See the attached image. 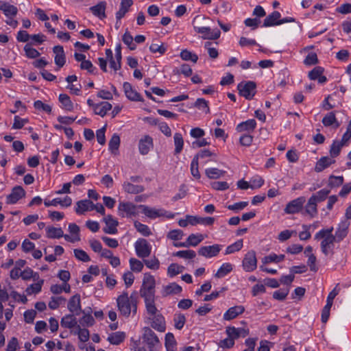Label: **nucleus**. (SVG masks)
Instances as JSON below:
<instances>
[{
  "mask_svg": "<svg viewBox=\"0 0 351 351\" xmlns=\"http://www.w3.org/2000/svg\"><path fill=\"white\" fill-rule=\"evenodd\" d=\"M138 295L136 292L128 296V292H123L117 299V307L121 314L128 317L131 313L136 314L137 310Z\"/></svg>",
  "mask_w": 351,
  "mask_h": 351,
  "instance_id": "f257e3e1",
  "label": "nucleus"
},
{
  "mask_svg": "<svg viewBox=\"0 0 351 351\" xmlns=\"http://www.w3.org/2000/svg\"><path fill=\"white\" fill-rule=\"evenodd\" d=\"M332 231L333 227L323 228L315 235V239L322 240L320 248L322 252L325 256L332 255L334 254L335 243L337 242V240L333 237Z\"/></svg>",
  "mask_w": 351,
  "mask_h": 351,
  "instance_id": "f03ea898",
  "label": "nucleus"
},
{
  "mask_svg": "<svg viewBox=\"0 0 351 351\" xmlns=\"http://www.w3.org/2000/svg\"><path fill=\"white\" fill-rule=\"evenodd\" d=\"M156 281L153 276L145 274L143 283L140 289V295L143 297L155 295Z\"/></svg>",
  "mask_w": 351,
  "mask_h": 351,
  "instance_id": "7ed1b4c3",
  "label": "nucleus"
},
{
  "mask_svg": "<svg viewBox=\"0 0 351 351\" xmlns=\"http://www.w3.org/2000/svg\"><path fill=\"white\" fill-rule=\"evenodd\" d=\"M143 341L147 345L149 351H156L160 346V342L155 332L149 327L143 328Z\"/></svg>",
  "mask_w": 351,
  "mask_h": 351,
  "instance_id": "20e7f679",
  "label": "nucleus"
},
{
  "mask_svg": "<svg viewBox=\"0 0 351 351\" xmlns=\"http://www.w3.org/2000/svg\"><path fill=\"white\" fill-rule=\"evenodd\" d=\"M241 96L252 99L256 93V84L254 82H241L237 86Z\"/></svg>",
  "mask_w": 351,
  "mask_h": 351,
  "instance_id": "39448f33",
  "label": "nucleus"
},
{
  "mask_svg": "<svg viewBox=\"0 0 351 351\" xmlns=\"http://www.w3.org/2000/svg\"><path fill=\"white\" fill-rule=\"evenodd\" d=\"M136 255L141 258L148 257L152 252V246L145 239H138L134 243Z\"/></svg>",
  "mask_w": 351,
  "mask_h": 351,
  "instance_id": "423d86ee",
  "label": "nucleus"
},
{
  "mask_svg": "<svg viewBox=\"0 0 351 351\" xmlns=\"http://www.w3.org/2000/svg\"><path fill=\"white\" fill-rule=\"evenodd\" d=\"M118 213L122 217H130L136 215V206L131 202H120Z\"/></svg>",
  "mask_w": 351,
  "mask_h": 351,
  "instance_id": "0eeeda50",
  "label": "nucleus"
},
{
  "mask_svg": "<svg viewBox=\"0 0 351 351\" xmlns=\"http://www.w3.org/2000/svg\"><path fill=\"white\" fill-rule=\"evenodd\" d=\"M305 202L306 199L304 197H299L289 202L284 210L285 213L287 214H295L299 213L302 209Z\"/></svg>",
  "mask_w": 351,
  "mask_h": 351,
  "instance_id": "6e6552de",
  "label": "nucleus"
},
{
  "mask_svg": "<svg viewBox=\"0 0 351 351\" xmlns=\"http://www.w3.org/2000/svg\"><path fill=\"white\" fill-rule=\"evenodd\" d=\"M243 267L246 271H252L257 267L256 252L254 250L249 251L243 260Z\"/></svg>",
  "mask_w": 351,
  "mask_h": 351,
  "instance_id": "1a4fd4ad",
  "label": "nucleus"
},
{
  "mask_svg": "<svg viewBox=\"0 0 351 351\" xmlns=\"http://www.w3.org/2000/svg\"><path fill=\"white\" fill-rule=\"evenodd\" d=\"M195 30L199 34H203L204 39L215 40L219 38L221 32L218 29L211 30L208 27L194 26Z\"/></svg>",
  "mask_w": 351,
  "mask_h": 351,
  "instance_id": "9d476101",
  "label": "nucleus"
},
{
  "mask_svg": "<svg viewBox=\"0 0 351 351\" xmlns=\"http://www.w3.org/2000/svg\"><path fill=\"white\" fill-rule=\"evenodd\" d=\"M221 250V245L215 244L208 246H202L198 250V254L206 258L216 256Z\"/></svg>",
  "mask_w": 351,
  "mask_h": 351,
  "instance_id": "9b49d317",
  "label": "nucleus"
},
{
  "mask_svg": "<svg viewBox=\"0 0 351 351\" xmlns=\"http://www.w3.org/2000/svg\"><path fill=\"white\" fill-rule=\"evenodd\" d=\"M350 224V222L347 220H343L338 224L335 234L333 235L337 240V243H339L347 237Z\"/></svg>",
  "mask_w": 351,
  "mask_h": 351,
  "instance_id": "f8f14e48",
  "label": "nucleus"
},
{
  "mask_svg": "<svg viewBox=\"0 0 351 351\" xmlns=\"http://www.w3.org/2000/svg\"><path fill=\"white\" fill-rule=\"evenodd\" d=\"M25 195V191L21 186H14L10 195L6 197V202L8 204H13L16 203L20 199Z\"/></svg>",
  "mask_w": 351,
  "mask_h": 351,
  "instance_id": "ddd939ff",
  "label": "nucleus"
},
{
  "mask_svg": "<svg viewBox=\"0 0 351 351\" xmlns=\"http://www.w3.org/2000/svg\"><path fill=\"white\" fill-rule=\"evenodd\" d=\"M226 332L229 337L234 340L239 337H245L250 333L249 329L244 328H235L234 326H228L226 328Z\"/></svg>",
  "mask_w": 351,
  "mask_h": 351,
  "instance_id": "4468645a",
  "label": "nucleus"
},
{
  "mask_svg": "<svg viewBox=\"0 0 351 351\" xmlns=\"http://www.w3.org/2000/svg\"><path fill=\"white\" fill-rule=\"evenodd\" d=\"M153 139L149 135H145L139 140L138 150L141 155H146L153 147Z\"/></svg>",
  "mask_w": 351,
  "mask_h": 351,
  "instance_id": "2eb2a0df",
  "label": "nucleus"
},
{
  "mask_svg": "<svg viewBox=\"0 0 351 351\" xmlns=\"http://www.w3.org/2000/svg\"><path fill=\"white\" fill-rule=\"evenodd\" d=\"M67 308L73 315H79L82 313L80 295L79 294H75L70 298Z\"/></svg>",
  "mask_w": 351,
  "mask_h": 351,
  "instance_id": "dca6fc26",
  "label": "nucleus"
},
{
  "mask_svg": "<svg viewBox=\"0 0 351 351\" xmlns=\"http://www.w3.org/2000/svg\"><path fill=\"white\" fill-rule=\"evenodd\" d=\"M138 207L141 208L142 213L150 219H156L157 217L164 216L166 213V211L164 209H156L146 205H139Z\"/></svg>",
  "mask_w": 351,
  "mask_h": 351,
  "instance_id": "f3484780",
  "label": "nucleus"
},
{
  "mask_svg": "<svg viewBox=\"0 0 351 351\" xmlns=\"http://www.w3.org/2000/svg\"><path fill=\"white\" fill-rule=\"evenodd\" d=\"M123 88L125 95L128 99L135 101H143V98L141 95L133 88L132 86L129 82H124Z\"/></svg>",
  "mask_w": 351,
  "mask_h": 351,
  "instance_id": "a211bd4d",
  "label": "nucleus"
},
{
  "mask_svg": "<svg viewBox=\"0 0 351 351\" xmlns=\"http://www.w3.org/2000/svg\"><path fill=\"white\" fill-rule=\"evenodd\" d=\"M104 221L106 223V227L104 228L105 233L114 234L117 232L118 221L112 215H107L104 218Z\"/></svg>",
  "mask_w": 351,
  "mask_h": 351,
  "instance_id": "6ab92c4d",
  "label": "nucleus"
},
{
  "mask_svg": "<svg viewBox=\"0 0 351 351\" xmlns=\"http://www.w3.org/2000/svg\"><path fill=\"white\" fill-rule=\"evenodd\" d=\"M256 127V121L251 119L238 124L236 130L238 132H246L247 134H250L254 132Z\"/></svg>",
  "mask_w": 351,
  "mask_h": 351,
  "instance_id": "aec40b11",
  "label": "nucleus"
},
{
  "mask_svg": "<svg viewBox=\"0 0 351 351\" xmlns=\"http://www.w3.org/2000/svg\"><path fill=\"white\" fill-rule=\"evenodd\" d=\"M151 326L158 332H165L166 326L164 317L160 313L152 316Z\"/></svg>",
  "mask_w": 351,
  "mask_h": 351,
  "instance_id": "412c9836",
  "label": "nucleus"
},
{
  "mask_svg": "<svg viewBox=\"0 0 351 351\" xmlns=\"http://www.w3.org/2000/svg\"><path fill=\"white\" fill-rule=\"evenodd\" d=\"M245 311L243 306H234L228 308L223 314V319L225 320H232L237 317L238 315L242 314Z\"/></svg>",
  "mask_w": 351,
  "mask_h": 351,
  "instance_id": "4be33fe9",
  "label": "nucleus"
},
{
  "mask_svg": "<svg viewBox=\"0 0 351 351\" xmlns=\"http://www.w3.org/2000/svg\"><path fill=\"white\" fill-rule=\"evenodd\" d=\"M53 51L55 53L54 61L56 64L60 68L62 67L66 62L63 47L60 45L55 46L53 48Z\"/></svg>",
  "mask_w": 351,
  "mask_h": 351,
  "instance_id": "5701e85b",
  "label": "nucleus"
},
{
  "mask_svg": "<svg viewBox=\"0 0 351 351\" xmlns=\"http://www.w3.org/2000/svg\"><path fill=\"white\" fill-rule=\"evenodd\" d=\"M88 210H93V203L90 200L82 199L76 203L75 212L77 214L82 215Z\"/></svg>",
  "mask_w": 351,
  "mask_h": 351,
  "instance_id": "b1692460",
  "label": "nucleus"
},
{
  "mask_svg": "<svg viewBox=\"0 0 351 351\" xmlns=\"http://www.w3.org/2000/svg\"><path fill=\"white\" fill-rule=\"evenodd\" d=\"M182 291V287L175 282L170 283L167 285L163 286L161 291L162 297H166L169 295L178 294Z\"/></svg>",
  "mask_w": 351,
  "mask_h": 351,
  "instance_id": "393cba45",
  "label": "nucleus"
},
{
  "mask_svg": "<svg viewBox=\"0 0 351 351\" xmlns=\"http://www.w3.org/2000/svg\"><path fill=\"white\" fill-rule=\"evenodd\" d=\"M335 162V160L331 157L323 156L317 162L315 171L316 172H321Z\"/></svg>",
  "mask_w": 351,
  "mask_h": 351,
  "instance_id": "a878e982",
  "label": "nucleus"
},
{
  "mask_svg": "<svg viewBox=\"0 0 351 351\" xmlns=\"http://www.w3.org/2000/svg\"><path fill=\"white\" fill-rule=\"evenodd\" d=\"M215 222V218L210 217H202L197 216H192L190 217L189 223L192 226H195L197 224H203L205 226H211Z\"/></svg>",
  "mask_w": 351,
  "mask_h": 351,
  "instance_id": "bb28decb",
  "label": "nucleus"
},
{
  "mask_svg": "<svg viewBox=\"0 0 351 351\" xmlns=\"http://www.w3.org/2000/svg\"><path fill=\"white\" fill-rule=\"evenodd\" d=\"M322 123L326 127L332 126L334 128H338L340 126L334 112L326 114L322 119Z\"/></svg>",
  "mask_w": 351,
  "mask_h": 351,
  "instance_id": "cd10ccee",
  "label": "nucleus"
},
{
  "mask_svg": "<svg viewBox=\"0 0 351 351\" xmlns=\"http://www.w3.org/2000/svg\"><path fill=\"white\" fill-rule=\"evenodd\" d=\"M305 213L313 218L317 215V203L314 200V198L310 197L305 205Z\"/></svg>",
  "mask_w": 351,
  "mask_h": 351,
  "instance_id": "c85d7f7f",
  "label": "nucleus"
},
{
  "mask_svg": "<svg viewBox=\"0 0 351 351\" xmlns=\"http://www.w3.org/2000/svg\"><path fill=\"white\" fill-rule=\"evenodd\" d=\"M112 109V105L108 101H102L94 106V112L101 117H104Z\"/></svg>",
  "mask_w": 351,
  "mask_h": 351,
  "instance_id": "c756f323",
  "label": "nucleus"
},
{
  "mask_svg": "<svg viewBox=\"0 0 351 351\" xmlns=\"http://www.w3.org/2000/svg\"><path fill=\"white\" fill-rule=\"evenodd\" d=\"M132 0H121L120 8L116 13V19L117 21L121 20L125 14L128 12L129 8L132 5Z\"/></svg>",
  "mask_w": 351,
  "mask_h": 351,
  "instance_id": "7c9ffc66",
  "label": "nucleus"
},
{
  "mask_svg": "<svg viewBox=\"0 0 351 351\" xmlns=\"http://www.w3.org/2000/svg\"><path fill=\"white\" fill-rule=\"evenodd\" d=\"M75 315L70 314L64 316L60 322L61 326L65 328H73L75 326L77 327V322L76 318L74 317Z\"/></svg>",
  "mask_w": 351,
  "mask_h": 351,
  "instance_id": "2f4dec72",
  "label": "nucleus"
},
{
  "mask_svg": "<svg viewBox=\"0 0 351 351\" xmlns=\"http://www.w3.org/2000/svg\"><path fill=\"white\" fill-rule=\"evenodd\" d=\"M280 14L277 11L273 12L271 14L268 15L264 20L263 27H270L278 25V21L280 20Z\"/></svg>",
  "mask_w": 351,
  "mask_h": 351,
  "instance_id": "473e14b6",
  "label": "nucleus"
},
{
  "mask_svg": "<svg viewBox=\"0 0 351 351\" xmlns=\"http://www.w3.org/2000/svg\"><path fill=\"white\" fill-rule=\"evenodd\" d=\"M123 189L126 193L131 194H138L144 191L145 190L143 186L135 185L130 182H125L123 184Z\"/></svg>",
  "mask_w": 351,
  "mask_h": 351,
  "instance_id": "72a5a7b5",
  "label": "nucleus"
},
{
  "mask_svg": "<svg viewBox=\"0 0 351 351\" xmlns=\"http://www.w3.org/2000/svg\"><path fill=\"white\" fill-rule=\"evenodd\" d=\"M165 346L167 351H177V342L173 333L168 332L166 334Z\"/></svg>",
  "mask_w": 351,
  "mask_h": 351,
  "instance_id": "f704fd0d",
  "label": "nucleus"
},
{
  "mask_svg": "<svg viewBox=\"0 0 351 351\" xmlns=\"http://www.w3.org/2000/svg\"><path fill=\"white\" fill-rule=\"evenodd\" d=\"M106 3L105 1H101L96 5L91 7L90 9L95 16L99 17V19H103L106 17Z\"/></svg>",
  "mask_w": 351,
  "mask_h": 351,
  "instance_id": "c9c22d12",
  "label": "nucleus"
},
{
  "mask_svg": "<svg viewBox=\"0 0 351 351\" xmlns=\"http://www.w3.org/2000/svg\"><path fill=\"white\" fill-rule=\"evenodd\" d=\"M125 338L124 332H115L110 334L108 337V341L112 345H119L122 343Z\"/></svg>",
  "mask_w": 351,
  "mask_h": 351,
  "instance_id": "e433bc0d",
  "label": "nucleus"
},
{
  "mask_svg": "<svg viewBox=\"0 0 351 351\" xmlns=\"http://www.w3.org/2000/svg\"><path fill=\"white\" fill-rule=\"evenodd\" d=\"M47 236L50 239H60L64 236L63 230L61 228L47 227L46 228Z\"/></svg>",
  "mask_w": 351,
  "mask_h": 351,
  "instance_id": "4c0bfd02",
  "label": "nucleus"
},
{
  "mask_svg": "<svg viewBox=\"0 0 351 351\" xmlns=\"http://www.w3.org/2000/svg\"><path fill=\"white\" fill-rule=\"evenodd\" d=\"M184 267L177 263H171L167 268V275L170 278H173L176 275L181 274L184 270Z\"/></svg>",
  "mask_w": 351,
  "mask_h": 351,
  "instance_id": "58836bf2",
  "label": "nucleus"
},
{
  "mask_svg": "<svg viewBox=\"0 0 351 351\" xmlns=\"http://www.w3.org/2000/svg\"><path fill=\"white\" fill-rule=\"evenodd\" d=\"M59 101L66 110L72 111L73 110V104L66 94H60L59 95Z\"/></svg>",
  "mask_w": 351,
  "mask_h": 351,
  "instance_id": "ea45409f",
  "label": "nucleus"
},
{
  "mask_svg": "<svg viewBox=\"0 0 351 351\" xmlns=\"http://www.w3.org/2000/svg\"><path fill=\"white\" fill-rule=\"evenodd\" d=\"M232 270V265L230 263H223L215 274V277L221 278Z\"/></svg>",
  "mask_w": 351,
  "mask_h": 351,
  "instance_id": "a19ab883",
  "label": "nucleus"
},
{
  "mask_svg": "<svg viewBox=\"0 0 351 351\" xmlns=\"http://www.w3.org/2000/svg\"><path fill=\"white\" fill-rule=\"evenodd\" d=\"M91 308H89V310L87 311V313L85 311H83L84 314V316L80 319V323L84 326H91L95 324V319L91 315Z\"/></svg>",
  "mask_w": 351,
  "mask_h": 351,
  "instance_id": "79ce46f5",
  "label": "nucleus"
},
{
  "mask_svg": "<svg viewBox=\"0 0 351 351\" xmlns=\"http://www.w3.org/2000/svg\"><path fill=\"white\" fill-rule=\"evenodd\" d=\"M174 145H175V154H179L184 146V140L182 135L180 133H176L173 136Z\"/></svg>",
  "mask_w": 351,
  "mask_h": 351,
  "instance_id": "37998d69",
  "label": "nucleus"
},
{
  "mask_svg": "<svg viewBox=\"0 0 351 351\" xmlns=\"http://www.w3.org/2000/svg\"><path fill=\"white\" fill-rule=\"evenodd\" d=\"M119 145L120 137L118 134H114L108 143L109 149L112 153L114 154L115 153L116 151L118 150Z\"/></svg>",
  "mask_w": 351,
  "mask_h": 351,
  "instance_id": "c03bdc74",
  "label": "nucleus"
},
{
  "mask_svg": "<svg viewBox=\"0 0 351 351\" xmlns=\"http://www.w3.org/2000/svg\"><path fill=\"white\" fill-rule=\"evenodd\" d=\"M122 40L130 50H134L136 48V45L134 43V38L128 31H126L122 37Z\"/></svg>",
  "mask_w": 351,
  "mask_h": 351,
  "instance_id": "a18cd8bd",
  "label": "nucleus"
},
{
  "mask_svg": "<svg viewBox=\"0 0 351 351\" xmlns=\"http://www.w3.org/2000/svg\"><path fill=\"white\" fill-rule=\"evenodd\" d=\"M343 146L342 143L339 141H334L330 149V157L334 159V158L338 156Z\"/></svg>",
  "mask_w": 351,
  "mask_h": 351,
  "instance_id": "49530a36",
  "label": "nucleus"
},
{
  "mask_svg": "<svg viewBox=\"0 0 351 351\" xmlns=\"http://www.w3.org/2000/svg\"><path fill=\"white\" fill-rule=\"evenodd\" d=\"M225 172L217 168H208L205 171V173L210 179H217L221 177Z\"/></svg>",
  "mask_w": 351,
  "mask_h": 351,
  "instance_id": "de8ad7c7",
  "label": "nucleus"
},
{
  "mask_svg": "<svg viewBox=\"0 0 351 351\" xmlns=\"http://www.w3.org/2000/svg\"><path fill=\"white\" fill-rule=\"evenodd\" d=\"M174 256L187 260L194 258L196 256V253L192 250H180L176 252Z\"/></svg>",
  "mask_w": 351,
  "mask_h": 351,
  "instance_id": "09e8293b",
  "label": "nucleus"
},
{
  "mask_svg": "<svg viewBox=\"0 0 351 351\" xmlns=\"http://www.w3.org/2000/svg\"><path fill=\"white\" fill-rule=\"evenodd\" d=\"M330 193V191L326 189H323L319 191H317L316 193L313 194L311 197L313 199L314 198V200L317 202H323L326 199L328 194Z\"/></svg>",
  "mask_w": 351,
  "mask_h": 351,
  "instance_id": "8fccbe9b",
  "label": "nucleus"
},
{
  "mask_svg": "<svg viewBox=\"0 0 351 351\" xmlns=\"http://www.w3.org/2000/svg\"><path fill=\"white\" fill-rule=\"evenodd\" d=\"M285 256L284 254L276 255L275 254H271L268 256H265L262 261L264 264H267L269 263H279L285 259Z\"/></svg>",
  "mask_w": 351,
  "mask_h": 351,
  "instance_id": "3c124183",
  "label": "nucleus"
},
{
  "mask_svg": "<svg viewBox=\"0 0 351 351\" xmlns=\"http://www.w3.org/2000/svg\"><path fill=\"white\" fill-rule=\"evenodd\" d=\"M129 263L132 271L141 272L143 269V263L135 258H131L129 260Z\"/></svg>",
  "mask_w": 351,
  "mask_h": 351,
  "instance_id": "603ef678",
  "label": "nucleus"
},
{
  "mask_svg": "<svg viewBox=\"0 0 351 351\" xmlns=\"http://www.w3.org/2000/svg\"><path fill=\"white\" fill-rule=\"evenodd\" d=\"M204 237L202 234H191L187 238V242L189 246H197L199 243L204 240Z\"/></svg>",
  "mask_w": 351,
  "mask_h": 351,
  "instance_id": "864d4df0",
  "label": "nucleus"
},
{
  "mask_svg": "<svg viewBox=\"0 0 351 351\" xmlns=\"http://www.w3.org/2000/svg\"><path fill=\"white\" fill-rule=\"evenodd\" d=\"M134 227L138 232L145 237H148L152 234L149 228L145 224H143L136 221L134 222Z\"/></svg>",
  "mask_w": 351,
  "mask_h": 351,
  "instance_id": "5fc2aeb1",
  "label": "nucleus"
},
{
  "mask_svg": "<svg viewBox=\"0 0 351 351\" xmlns=\"http://www.w3.org/2000/svg\"><path fill=\"white\" fill-rule=\"evenodd\" d=\"M243 247V240H238L234 243L228 245L226 249V254H230L239 251Z\"/></svg>",
  "mask_w": 351,
  "mask_h": 351,
  "instance_id": "6e6d98bb",
  "label": "nucleus"
},
{
  "mask_svg": "<svg viewBox=\"0 0 351 351\" xmlns=\"http://www.w3.org/2000/svg\"><path fill=\"white\" fill-rule=\"evenodd\" d=\"M180 57L183 60H191L194 63L198 60V56L195 53H193L186 49H184L180 52Z\"/></svg>",
  "mask_w": 351,
  "mask_h": 351,
  "instance_id": "4d7b16f0",
  "label": "nucleus"
},
{
  "mask_svg": "<svg viewBox=\"0 0 351 351\" xmlns=\"http://www.w3.org/2000/svg\"><path fill=\"white\" fill-rule=\"evenodd\" d=\"M343 177L341 176H335L331 175L328 178V185L332 188L338 187L343 184Z\"/></svg>",
  "mask_w": 351,
  "mask_h": 351,
  "instance_id": "13d9d810",
  "label": "nucleus"
},
{
  "mask_svg": "<svg viewBox=\"0 0 351 351\" xmlns=\"http://www.w3.org/2000/svg\"><path fill=\"white\" fill-rule=\"evenodd\" d=\"M194 106L199 110H202L206 114L210 112L208 101L203 98H198L195 102Z\"/></svg>",
  "mask_w": 351,
  "mask_h": 351,
  "instance_id": "bf43d9fd",
  "label": "nucleus"
},
{
  "mask_svg": "<svg viewBox=\"0 0 351 351\" xmlns=\"http://www.w3.org/2000/svg\"><path fill=\"white\" fill-rule=\"evenodd\" d=\"M73 252H74L75 257L81 261L86 263V262L90 261V257L87 254V253L82 250L75 249Z\"/></svg>",
  "mask_w": 351,
  "mask_h": 351,
  "instance_id": "052dcab7",
  "label": "nucleus"
},
{
  "mask_svg": "<svg viewBox=\"0 0 351 351\" xmlns=\"http://www.w3.org/2000/svg\"><path fill=\"white\" fill-rule=\"evenodd\" d=\"M174 326L176 328L180 330L184 327L186 322L185 316L183 314L176 315L173 318Z\"/></svg>",
  "mask_w": 351,
  "mask_h": 351,
  "instance_id": "680f3d73",
  "label": "nucleus"
},
{
  "mask_svg": "<svg viewBox=\"0 0 351 351\" xmlns=\"http://www.w3.org/2000/svg\"><path fill=\"white\" fill-rule=\"evenodd\" d=\"M25 56L29 58H36L40 56V53L34 48L31 47L29 45L24 47Z\"/></svg>",
  "mask_w": 351,
  "mask_h": 351,
  "instance_id": "e2e57ef3",
  "label": "nucleus"
},
{
  "mask_svg": "<svg viewBox=\"0 0 351 351\" xmlns=\"http://www.w3.org/2000/svg\"><path fill=\"white\" fill-rule=\"evenodd\" d=\"M143 262L147 267L151 269H158L160 266V262L156 257H153L151 259H144Z\"/></svg>",
  "mask_w": 351,
  "mask_h": 351,
  "instance_id": "0e129e2a",
  "label": "nucleus"
},
{
  "mask_svg": "<svg viewBox=\"0 0 351 351\" xmlns=\"http://www.w3.org/2000/svg\"><path fill=\"white\" fill-rule=\"evenodd\" d=\"M64 301L65 298L62 296L52 297L49 302V307L53 310L56 309L59 307L61 303Z\"/></svg>",
  "mask_w": 351,
  "mask_h": 351,
  "instance_id": "69168bd1",
  "label": "nucleus"
},
{
  "mask_svg": "<svg viewBox=\"0 0 351 351\" xmlns=\"http://www.w3.org/2000/svg\"><path fill=\"white\" fill-rule=\"evenodd\" d=\"M184 236V232L181 230H173L169 232L167 234V238L173 240V241H178L182 239Z\"/></svg>",
  "mask_w": 351,
  "mask_h": 351,
  "instance_id": "338daca9",
  "label": "nucleus"
},
{
  "mask_svg": "<svg viewBox=\"0 0 351 351\" xmlns=\"http://www.w3.org/2000/svg\"><path fill=\"white\" fill-rule=\"evenodd\" d=\"M43 280H40L36 283L31 285L26 290L28 294L38 293L41 291Z\"/></svg>",
  "mask_w": 351,
  "mask_h": 351,
  "instance_id": "774afa93",
  "label": "nucleus"
}]
</instances>
